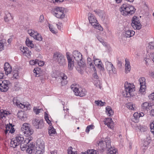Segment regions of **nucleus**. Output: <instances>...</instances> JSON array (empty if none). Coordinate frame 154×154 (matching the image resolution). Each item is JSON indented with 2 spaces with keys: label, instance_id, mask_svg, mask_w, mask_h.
I'll use <instances>...</instances> for the list:
<instances>
[{
  "label": "nucleus",
  "instance_id": "f257e3e1",
  "mask_svg": "<svg viewBox=\"0 0 154 154\" xmlns=\"http://www.w3.org/2000/svg\"><path fill=\"white\" fill-rule=\"evenodd\" d=\"M15 139L19 145H20V147L22 150H24L26 149L27 152L31 154L32 153H40L45 149L44 143L43 142L39 143L38 142L37 143V147H35L34 144H29L26 145L25 144V140L23 137L22 135H18L15 138Z\"/></svg>",
  "mask_w": 154,
  "mask_h": 154
},
{
  "label": "nucleus",
  "instance_id": "f03ea898",
  "mask_svg": "<svg viewBox=\"0 0 154 154\" xmlns=\"http://www.w3.org/2000/svg\"><path fill=\"white\" fill-rule=\"evenodd\" d=\"M135 10L134 7L127 4H123L119 9L121 14L124 16L131 15L134 14Z\"/></svg>",
  "mask_w": 154,
  "mask_h": 154
},
{
  "label": "nucleus",
  "instance_id": "7ed1b4c3",
  "mask_svg": "<svg viewBox=\"0 0 154 154\" xmlns=\"http://www.w3.org/2000/svg\"><path fill=\"white\" fill-rule=\"evenodd\" d=\"M53 59L54 61L57 62L60 66H64L66 64L65 57L60 52H55L54 53Z\"/></svg>",
  "mask_w": 154,
  "mask_h": 154
},
{
  "label": "nucleus",
  "instance_id": "20e7f679",
  "mask_svg": "<svg viewBox=\"0 0 154 154\" xmlns=\"http://www.w3.org/2000/svg\"><path fill=\"white\" fill-rule=\"evenodd\" d=\"M125 94H124L125 97H129L134 95L133 92L135 90V86L132 84L125 82Z\"/></svg>",
  "mask_w": 154,
  "mask_h": 154
},
{
  "label": "nucleus",
  "instance_id": "39448f33",
  "mask_svg": "<svg viewBox=\"0 0 154 154\" xmlns=\"http://www.w3.org/2000/svg\"><path fill=\"white\" fill-rule=\"evenodd\" d=\"M21 130L26 137L31 135L33 133V129L29 127V124L26 123L23 124L21 128Z\"/></svg>",
  "mask_w": 154,
  "mask_h": 154
},
{
  "label": "nucleus",
  "instance_id": "423d86ee",
  "mask_svg": "<svg viewBox=\"0 0 154 154\" xmlns=\"http://www.w3.org/2000/svg\"><path fill=\"white\" fill-rule=\"evenodd\" d=\"M53 15L58 18L63 19L65 17V14L63 8L57 7L54 9Z\"/></svg>",
  "mask_w": 154,
  "mask_h": 154
},
{
  "label": "nucleus",
  "instance_id": "0eeeda50",
  "mask_svg": "<svg viewBox=\"0 0 154 154\" xmlns=\"http://www.w3.org/2000/svg\"><path fill=\"white\" fill-rule=\"evenodd\" d=\"M13 102L14 104L18 107L22 109H24L25 110H27L30 108V105L29 103H26L25 104L20 103L19 100H17L16 98H14L13 99Z\"/></svg>",
  "mask_w": 154,
  "mask_h": 154
},
{
  "label": "nucleus",
  "instance_id": "6e6552de",
  "mask_svg": "<svg viewBox=\"0 0 154 154\" xmlns=\"http://www.w3.org/2000/svg\"><path fill=\"white\" fill-rule=\"evenodd\" d=\"M131 26L134 29H140L142 26L138 17L134 16L132 19Z\"/></svg>",
  "mask_w": 154,
  "mask_h": 154
},
{
  "label": "nucleus",
  "instance_id": "1a4fd4ad",
  "mask_svg": "<svg viewBox=\"0 0 154 154\" xmlns=\"http://www.w3.org/2000/svg\"><path fill=\"white\" fill-rule=\"evenodd\" d=\"M139 82L140 85L139 91L141 94H143L146 89V79L143 77H141L139 79Z\"/></svg>",
  "mask_w": 154,
  "mask_h": 154
},
{
  "label": "nucleus",
  "instance_id": "9d476101",
  "mask_svg": "<svg viewBox=\"0 0 154 154\" xmlns=\"http://www.w3.org/2000/svg\"><path fill=\"white\" fill-rule=\"evenodd\" d=\"M10 82L8 80H0V91L3 92L7 91L8 89V85Z\"/></svg>",
  "mask_w": 154,
  "mask_h": 154
},
{
  "label": "nucleus",
  "instance_id": "9b49d317",
  "mask_svg": "<svg viewBox=\"0 0 154 154\" xmlns=\"http://www.w3.org/2000/svg\"><path fill=\"white\" fill-rule=\"evenodd\" d=\"M72 55L75 60L77 61L78 65L79 66L81 65L83 63L82 54L78 51H75L73 52Z\"/></svg>",
  "mask_w": 154,
  "mask_h": 154
},
{
  "label": "nucleus",
  "instance_id": "f8f14e48",
  "mask_svg": "<svg viewBox=\"0 0 154 154\" xmlns=\"http://www.w3.org/2000/svg\"><path fill=\"white\" fill-rule=\"evenodd\" d=\"M32 124L35 128L38 129L42 128L44 125L42 120H39L37 119H35L32 120Z\"/></svg>",
  "mask_w": 154,
  "mask_h": 154
},
{
  "label": "nucleus",
  "instance_id": "ddd939ff",
  "mask_svg": "<svg viewBox=\"0 0 154 154\" xmlns=\"http://www.w3.org/2000/svg\"><path fill=\"white\" fill-rule=\"evenodd\" d=\"M106 68L107 70L109 71V75L113 73H115V68L113 66V65L110 62L106 61L105 63Z\"/></svg>",
  "mask_w": 154,
  "mask_h": 154
},
{
  "label": "nucleus",
  "instance_id": "4468645a",
  "mask_svg": "<svg viewBox=\"0 0 154 154\" xmlns=\"http://www.w3.org/2000/svg\"><path fill=\"white\" fill-rule=\"evenodd\" d=\"M88 15L89 23L92 26L95 25V24H97L98 21L93 14L89 12L88 13Z\"/></svg>",
  "mask_w": 154,
  "mask_h": 154
},
{
  "label": "nucleus",
  "instance_id": "2eb2a0df",
  "mask_svg": "<svg viewBox=\"0 0 154 154\" xmlns=\"http://www.w3.org/2000/svg\"><path fill=\"white\" fill-rule=\"evenodd\" d=\"M104 124L111 129L113 128L114 123L112 119L110 118H108L106 119L104 121Z\"/></svg>",
  "mask_w": 154,
  "mask_h": 154
},
{
  "label": "nucleus",
  "instance_id": "dca6fc26",
  "mask_svg": "<svg viewBox=\"0 0 154 154\" xmlns=\"http://www.w3.org/2000/svg\"><path fill=\"white\" fill-rule=\"evenodd\" d=\"M17 116L21 120L25 121L26 119V115L23 111H19L17 114Z\"/></svg>",
  "mask_w": 154,
  "mask_h": 154
},
{
  "label": "nucleus",
  "instance_id": "f3484780",
  "mask_svg": "<svg viewBox=\"0 0 154 154\" xmlns=\"http://www.w3.org/2000/svg\"><path fill=\"white\" fill-rule=\"evenodd\" d=\"M94 63L95 66H97V67L100 70L103 71L104 70V68L103 66V64H101L102 62L101 60L99 59H96L94 60Z\"/></svg>",
  "mask_w": 154,
  "mask_h": 154
},
{
  "label": "nucleus",
  "instance_id": "a211bd4d",
  "mask_svg": "<svg viewBox=\"0 0 154 154\" xmlns=\"http://www.w3.org/2000/svg\"><path fill=\"white\" fill-rule=\"evenodd\" d=\"M66 57L68 61V68L69 70H71L73 69L74 66L73 61L69 55H67Z\"/></svg>",
  "mask_w": 154,
  "mask_h": 154
},
{
  "label": "nucleus",
  "instance_id": "6ab92c4d",
  "mask_svg": "<svg viewBox=\"0 0 154 154\" xmlns=\"http://www.w3.org/2000/svg\"><path fill=\"white\" fill-rule=\"evenodd\" d=\"M4 69L5 71V74L7 75L10 73L12 71L11 67L9 63L7 62H5L4 64Z\"/></svg>",
  "mask_w": 154,
  "mask_h": 154
},
{
  "label": "nucleus",
  "instance_id": "aec40b11",
  "mask_svg": "<svg viewBox=\"0 0 154 154\" xmlns=\"http://www.w3.org/2000/svg\"><path fill=\"white\" fill-rule=\"evenodd\" d=\"M142 108L144 110L148 111L149 110V108L152 106V104L148 102H145L142 104Z\"/></svg>",
  "mask_w": 154,
  "mask_h": 154
},
{
  "label": "nucleus",
  "instance_id": "412c9836",
  "mask_svg": "<svg viewBox=\"0 0 154 154\" xmlns=\"http://www.w3.org/2000/svg\"><path fill=\"white\" fill-rule=\"evenodd\" d=\"M125 73H127L129 72L131 70V66L129 60L126 59L125 60Z\"/></svg>",
  "mask_w": 154,
  "mask_h": 154
},
{
  "label": "nucleus",
  "instance_id": "4be33fe9",
  "mask_svg": "<svg viewBox=\"0 0 154 154\" xmlns=\"http://www.w3.org/2000/svg\"><path fill=\"white\" fill-rule=\"evenodd\" d=\"M97 144L100 149L104 150L106 148V145L105 144V141L100 140L99 141V143H97Z\"/></svg>",
  "mask_w": 154,
  "mask_h": 154
},
{
  "label": "nucleus",
  "instance_id": "5701e85b",
  "mask_svg": "<svg viewBox=\"0 0 154 154\" xmlns=\"http://www.w3.org/2000/svg\"><path fill=\"white\" fill-rule=\"evenodd\" d=\"M61 77L62 80L61 81V83L62 86L66 85L67 83V81L66 80L67 79V76L64 73L61 74Z\"/></svg>",
  "mask_w": 154,
  "mask_h": 154
},
{
  "label": "nucleus",
  "instance_id": "b1692460",
  "mask_svg": "<svg viewBox=\"0 0 154 154\" xmlns=\"http://www.w3.org/2000/svg\"><path fill=\"white\" fill-rule=\"evenodd\" d=\"M135 32L132 30H128L125 32V36L126 38H129L133 36Z\"/></svg>",
  "mask_w": 154,
  "mask_h": 154
},
{
  "label": "nucleus",
  "instance_id": "393cba45",
  "mask_svg": "<svg viewBox=\"0 0 154 154\" xmlns=\"http://www.w3.org/2000/svg\"><path fill=\"white\" fill-rule=\"evenodd\" d=\"M74 85H72L71 86V88L73 91L75 95H79V92H81L82 91L83 89L81 88H77L76 87H73Z\"/></svg>",
  "mask_w": 154,
  "mask_h": 154
},
{
  "label": "nucleus",
  "instance_id": "a878e982",
  "mask_svg": "<svg viewBox=\"0 0 154 154\" xmlns=\"http://www.w3.org/2000/svg\"><path fill=\"white\" fill-rule=\"evenodd\" d=\"M19 145L18 143L15 138L12 139L10 142V146L13 148H16Z\"/></svg>",
  "mask_w": 154,
  "mask_h": 154
},
{
  "label": "nucleus",
  "instance_id": "bb28decb",
  "mask_svg": "<svg viewBox=\"0 0 154 154\" xmlns=\"http://www.w3.org/2000/svg\"><path fill=\"white\" fill-rule=\"evenodd\" d=\"M106 112L107 115L110 116L113 114L114 112L110 106H107L106 108Z\"/></svg>",
  "mask_w": 154,
  "mask_h": 154
},
{
  "label": "nucleus",
  "instance_id": "cd10ccee",
  "mask_svg": "<svg viewBox=\"0 0 154 154\" xmlns=\"http://www.w3.org/2000/svg\"><path fill=\"white\" fill-rule=\"evenodd\" d=\"M48 133L49 135L51 136H53L54 134H55L56 133L55 129L51 125H50V126L49 127Z\"/></svg>",
  "mask_w": 154,
  "mask_h": 154
},
{
  "label": "nucleus",
  "instance_id": "c85d7f7f",
  "mask_svg": "<svg viewBox=\"0 0 154 154\" xmlns=\"http://www.w3.org/2000/svg\"><path fill=\"white\" fill-rule=\"evenodd\" d=\"M105 144L106 145V148L108 149V150L109 151V149L112 148L111 145V140L109 138L105 139Z\"/></svg>",
  "mask_w": 154,
  "mask_h": 154
},
{
  "label": "nucleus",
  "instance_id": "c756f323",
  "mask_svg": "<svg viewBox=\"0 0 154 154\" xmlns=\"http://www.w3.org/2000/svg\"><path fill=\"white\" fill-rule=\"evenodd\" d=\"M88 64L90 66V68H92L94 70H96L95 67L93 64L92 60L91 58L88 57L87 58Z\"/></svg>",
  "mask_w": 154,
  "mask_h": 154
},
{
  "label": "nucleus",
  "instance_id": "7c9ffc66",
  "mask_svg": "<svg viewBox=\"0 0 154 154\" xmlns=\"http://www.w3.org/2000/svg\"><path fill=\"white\" fill-rule=\"evenodd\" d=\"M26 43L27 46L30 47L31 48H34V45L32 43V42L28 38L26 39Z\"/></svg>",
  "mask_w": 154,
  "mask_h": 154
},
{
  "label": "nucleus",
  "instance_id": "2f4dec72",
  "mask_svg": "<svg viewBox=\"0 0 154 154\" xmlns=\"http://www.w3.org/2000/svg\"><path fill=\"white\" fill-rule=\"evenodd\" d=\"M28 33L32 37H34L36 34H37V32L33 30L30 29L28 31Z\"/></svg>",
  "mask_w": 154,
  "mask_h": 154
},
{
  "label": "nucleus",
  "instance_id": "473e14b6",
  "mask_svg": "<svg viewBox=\"0 0 154 154\" xmlns=\"http://www.w3.org/2000/svg\"><path fill=\"white\" fill-rule=\"evenodd\" d=\"M12 125L10 123L6 125L5 129V132L6 134L9 133L10 130L11 129Z\"/></svg>",
  "mask_w": 154,
  "mask_h": 154
},
{
  "label": "nucleus",
  "instance_id": "72a5a7b5",
  "mask_svg": "<svg viewBox=\"0 0 154 154\" xmlns=\"http://www.w3.org/2000/svg\"><path fill=\"white\" fill-rule=\"evenodd\" d=\"M33 138L32 137H30L28 139H26L25 140V144H26V145H28L29 144H34V146H35V144L34 143H29V142Z\"/></svg>",
  "mask_w": 154,
  "mask_h": 154
},
{
  "label": "nucleus",
  "instance_id": "f704fd0d",
  "mask_svg": "<svg viewBox=\"0 0 154 154\" xmlns=\"http://www.w3.org/2000/svg\"><path fill=\"white\" fill-rule=\"evenodd\" d=\"M6 40L3 39L0 40V51H1L4 49V44L5 43Z\"/></svg>",
  "mask_w": 154,
  "mask_h": 154
},
{
  "label": "nucleus",
  "instance_id": "c9c22d12",
  "mask_svg": "<svg viewBox=\"0 0 154 154\" xmlns=\"http://www.w3.org/2000/svg\"><path fill=\"white\" fill-rule=\"evenodd\" d=\"M82 154H96V151L94 149L88 150Z\"/></svg>",
  "mask_w": 154,
  "mask_h": 154
},
{
  "label": "nucleus",
  "instance_id": "e433bc0d",
  "mask_svg": "<svg viewBox=\"0 0 154 154\" xmlns=\"http://www.w3.org/2000/svg\"><path fill=\"white\" fill-rule=\"evenodd\" d=\"M109 151L108 153V154H118V152L116 149H114L113 148H111L109 149Z\"/></svg>",
  "mask_w": 154,
  "mask_h": 154
},
{
  "label": "nucleus",
  "instance_id": "4c0bfd02",
  "mask_svg": "<svg viewBox=\"0 0 154 154\" xmlns=\"http://www.w3.org/2000/svg\"><path fill=\"white\" fill-rule=\"evenodd\" d=\"M97 38L99 41L104 46H106L107 43L102 39V38L100 36H97Z\"/></svg>",
  "mask_w": 154,
  "mask_h": 154
},
{
  "label": "nucleus",
  "instance_id": "58836bf2",
  "mask_svg": "<svg viewBox=\"0 0 154 154\" xmlns=\"http://www.w3.org/2000/svg\"><path fill=\"white\" fill-rule=\"evenodd\" d=\"M11 19H13V17L11 16V14L10 13H8L7 14L6 17H5V21L7 22Z\"/></svg>",
  "mask_w": 154,
  "mask_h": 154
},
{
  "label": "nucleus",
  "instance_id": "ea45409f",
  "mask_svg": "<svg viewBox=\"0 0 154 154\" xmlns=\"http://www.w3.org/2000/svg\"><path fill=\"white\" fill-rule=\"evenodd\" d=\"M34 112L36 114H38L39 113L42 112L43 111L41 109H38L36 107H34L33 109Z\"/></svg>",
  "mask_w": 154,
  "mask_h": 154
},
{
  "label": "nucleus",
  "instance_id": "a19ab883",
  "mask_svg": "<svg viewBox=\"0 0 154 154\" xmlns=\"http://www.w3.org/2000/svg\"><path fill=\"white\" fill-rule=\"evenodd\" d=\"M34 39L39 41H41L42 40V38L40 34L37 32V34H36L34 37Z\"/></svg>",
  "mask_w": 154,
  "mask_h": 154
},
{
  "label": "nucleus",
  "instance_id": "79ce46f5",
  "mask_svg": "<svg viewBox=\"0 0 154 154\" xmlns=\"http://www.w3.org/2000/svg\"><path fill=\"white\" fill-rule=\"evenodd\" d=\"M95 103L97 105H100V106H103L105 104H106V103L105 102H102L101 101L96 100L95 101Z\"/></svg>",
  "mask_w": 154,
  "mask_h": 154
},
{
  "label": "nucleus",
  "instance_id": "37998d69",
  "mask_svg": "<svg viewBox=\"0 0 154 154\" xmlns=\"http://www.w3.org/2000/svg\"><path fill=\"white\" fill-rule=\"evenodd\" d=\"M39 69L38 68H35L34 69L33 71V72L35 74V75L36 77H38L40 75H39V71L38 70V69Z\"/></svg>",
  "mask_w": 154,
  "mask_h": 154
},
{
  "label": "nucleus",
  "instance_id": "c03bdc74",
  "mask_svg": "<svg viewBox=\"0 0 154 154\" xmlns=\"http://www.w3.org/2000/svg\"><path fill=\"white\" fill-rule=\"evenodd\" d=\"M126 107L127 108L130 109L134 110V106L132 103H128L126 104Z\"/></svg>",
  "mask_w": 154,
  "mask_h": 154
},
{
  "label": "nucleus",
  "instance_id": "a18cd8bd",
  "mask_svg": "<svg viewBox=\"0 0 154 154\" xmlns=\"http://www.w3.org/2000/svg\"><path fill=\"white\" fill-rule=\"evenodd\" d=\"M92 26H93L94 27L100 30L101 31L103 29L102 27L100 25L98 24V22H97V24H95V25H92Z\"/></svg>",
  "mask_w": 154,
  "mask_h": 154
},
{
  "label": "nucleus",
  "instance_id": "49530a36",
  "mask_svg": "<svg viewBox=\"0 0 154 154\" xmlns=\"http://www.w3.org/2000/svg\"><path fill=\"white\" fill-rule=\"evenodd\" d=\"M79 95H75L76 96H79L80 97H83L85 96L86 94V92L85 91L84 89H82V91H81V92H79Z\"/></svg>",
  "mask_w": 154,
  "mask_h": 154
},
{
  "label": "nucleus",
  "instance_id": "de8ad7c7",
  "mask_svg": "<svg viewBox=\"0 0 154 154\" xmlns=\"http://www.w3.org/2000/svg\"><path fill=\"white\" fill-rule=\"evenodd\" d=\"M94 127V126L93 125H88V126H87L86 129V132L87 133H88L90 130L93 129Z\"/></svg>",
  "mask_w": 154,
  "mask_h": 154
},
{
  "label": "nucleus",
  "instance_id": "09e8293b",
  "mask_svg": "<svg viewBox=\"0 0 154 154\" xmlns=\"http://www.w3.org/2000/svg\"><path fill=\"white\" fill-rule=\"evenodd\" d=\"M24 50L26 51L25 52L26 54H25V55L26 56H28L30 55L31 52L28 51V48L26 47H23Z\"/></svg>",
  "mask_w": 154,
  "mask_h": 154
},
{
  "label": "nucleus",
  "instance_id": "8fccbe9b",
  "mask_svg": "<svg viewBox=\"0 0 154 154\" xmlns=\"http://www.w3.org/2000/svg\"><path fill=\"white\" fill-rule=\"evenodd\" d=\"M37 62H38L37 59L35 60H32L30 61L29 63L31 65H33L37 64Z\"/></svg>",
  "mask_w": 154,
  "mask_h": 154
},
{
  "label": "nucleus",
  "instance_id": "3c124183",
  "mask_svg": "<svg viewBox=\"0 0 154 154\" xmlns=\"http://www.w3.org/2000/svg\"><path fill=\"white\" fill-rule=\"evenodd\" d=\"M72 148L71 146H70L68 148L67 151L69 154H75V153L72 150Z\"/></svg>",
  "mask_w": 154,
  "mask_h": 154
},
{
  "label": "nucleus",
  "instance_id": "603ef678",
  "mask_svg": "<svg viewBox=\"0 0 154 154\" xmlns=\"http://www.w3.org/2000/svg\"><path fill=\"white\" fill-rule=\"evenodd\" d=\"M13 77L16 79H17L18 77V71L17 70L14 71L13 72Z\"/></svg>",
  "mask_w": 154,
  "mask_h": 154
},
{
  "label": "nucleus",
  "instance_id": "864d4df0",
  "mask_svg": "<svg viewBox=\"0 0 154 154\" xmlns=\"http://www.w3.org/2000/svg\"><path fill=\"white\" fill-rule=\"evenodd\" d=\"M38 62H37V64L39 66H42L44 64V62L43 61H39L37 60Z\"/></svg>",
  "mask_w": 154,
  "mask_h": 154
},
{
  "label": "nucleus",
  "instance_id": "5fc2aeb1",
  "mask_svg": "<svg viewBox=\"0 0 154 154\" xmlns=\"http://www.w3.org/2000/svg\"><path fill=\"white\" fill-rule=\"evenodd\" d=\"M148 47L151 49H153L154 48V43L153 42L149 43Z\"/></svg>",
  "mask_w": 154,
  "mask_h": 154
},
{
  "label": "nucleus",
  "instance_id": "6e6d98bb",
  "mask_svg": "<svg viewBox=\"0 0 154 154\" xmlns=\"http://www.w3.org/2000/svg\"><path fill=\"white\" fill-rule=\"evenodd\" d=\"M133 116H134V118L137 119L139 118L140 117V116L139 115V113L138 112H135Z\"/></svg>",
  "mask_w": 154,
  "mask_h": 154
},
{
  "label": "nucleus",
  "instance_id": "4d7b16f0",
  "mask_svg": "<svg viewBox=\"0 0 154 154\" xmlns=\"http://www.w3.org/2000/svg\"><path fill=\"white\" fill-rule=\"evenodd\" d=\"M44 17L43 15H41L39 18V21L38 22H40V23H41L42 22H43L44 21Z\"/></svg>",
  "mask_w": 154,
  "mask_h": 154
},
{
  "label": "nucleus",
  "instance_id": "13d9d810",
  "mask_svg": "<svg viewBox=\"0 0 154 154\" xmlns=\"http://www.w3.org/2000/svg\"><path fill=\"white\" fill-rule=\"evenodd\" d=\"M94 71V72L93 75V77L94 78L97 79H98V77L96 72V70Z\"/></svg>",
  "mask_w": 154,
  "mask_h": 154
},
{
  "label": "nucleus",
  "instance_id": "bf43d9fd",
  "mask_svg": "<svg viewBox=\"0 0 154 154\" xmlns=\"http://www.w3.org/2000/svg\"><path fill=\"white\" fill-rule=\"evenodd\" d=\"M14 126V125L12 126L11 129L10 130V131L9 132V133H11L12 134L15 131V130L13 127Z\"/></svg>",
  "mask_w": 154,
  "mask_h": 154
},
{
  "label": "nucleus",
  "instance_id": "052dcab7",
  "mask_svg": "<svg viewBox=\"0 0 154 154\" xmlns=\"http://www.w3.org/2000/svg\"><path fill=\"white\" fill-rule=\"evenodd\" d=\"M150 128L151 129V131L152 132L154 135V126H152V125H150Z\"/></svg>",
  "mask_w": 154,
  "mask_h": 154
},
{
  "label": "nucleus",
  "instance_id": "680f3d73",
  "mask_svg": "<svg viewBox=\"0 0 154 154\" xmlns=\"http://www.w3.org/2000/svg\"><path fill=\"white\" fill-rule=\"evenodd\" d=\"M149 97L150 99L154 101V92L151 94Z\"/></svg>",
  "mask_w": 154,
  "mask_h": 154
},
{
  "label": "nucleus",
  "instance_id": "e2e57ef3",
  "mask_svg": "<svg viewBox=\"0 0 154 154\" xmlns=\"http://www.w3.org/2000/svg\"><path fill=\"white\" fill-rule=\"evenodd\" d=\"M3 118H5L4 115V114L3 111H1L0 112V118L3 119Z\"/></svg>",
  "mask_w": 154,
  "mask_h": 154
},
{
  "label": "nucleus",
  "instance_id": "0e129e2a",
  "mask_svg": "<svg viewBox=\"0 0 154 154\" xmlns=\"http://www.w3.org/2000/svg\"><path fill=\"white\" fill-rule=\"evenodd\" d=\"M45 120L50 125H51V121H50V120L49 119V118H47V119H45Z\"/></svg>",
  "mask_w": 154,
  "mask_h": 154
},
{
  "label": "nucleus",
  "instance_id": "69168bd1",
  "mask_svg": "<svg viewBox=\"0 0 154 154\" xmlns=\"http://www.w3.org/2000/svg\"><path fill=\"white\" fill-rule=\"evenodd\" d=\"M146 139V141H147L148 144L150 143L151 142V140L149 136L147 137ZM145 141H146V140H145Z\"/></svg>",
  "mask_w": 154,
  "mask_h": 154
},
{
  "label": "nucleus",
  "instance_id": "338daca9",
  "mask_svg": "<svg viewBox=\"0 0 154 154\" xmlns=\"http://www.w3.org/2000/svg\"><path fill=\"white\" fill-rule=\"evenodd\" d=\"M49 28L50 30L52 33H55V32L54 30L52 28H51V26H49Z\"/></svg>",
  "mask_w": 154,
  "mask_h": 154
},
{
  "label": "nucleus",
  "instance_id": "774afa93",
  "mask_svg": "<svg viewBox=\"0 0 154 154\" xmlns=\"http://www.w3.org/2000/svg\"><path fill=\"white\" fill-rule=\"evenodd\" d=\"M14 89H15V91H18L19 90L20 88L17 86V85H15L14 87Z\"/></svg>",
  "mask_w": 154,
  "mask_h": 154
}]
</instances>
